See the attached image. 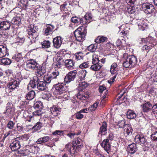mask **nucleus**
<instances>
[{
  "label": "nucleus",
  "mask_w": 157,
  "mask_h": 157,
  "mask_svg": "<svg viewBox=\"0 0 157 157\" xmlns=\"http://www.w3.org/2000/svg\"><path fill=\"white\" fill-rule=\"evenodd\" d=\"M83 146V143L82 140L78 138L74 140L72 144H68L65 146V148L69 152L71 156H74L76 154L79 150Z\"/></svg>",
  "instance_id": "nucleus-1"
},
{
  "label": "nucleus",
  "mask_w": 157,
  "mask_h": 157,
  "mask_svg": "<svg viewBox=\"0 0 157 157\" xmlns=\"http://www.w3.org/2000/svg\"><path fill=\"white\" fill-rule=\"evenodd\" d=\"M86 30V26L85 25L79 27L74 32L75 39L80 42L84 40L87 33Z\"/></svg>",
  "instance_id": "nucleus-2"
},
{
  "label": "nucleus",
  "mask_w": 157,
  "mask_h": 157,
  "mask_svg": "<svg viewBox=\"0 0 157 157\" xmlns=\"http://www.w3.org/2000/svg\"><path fill=\"white\" fill-rule=\"evenodd\" d=\"M38 30V27L33 24L31 25L28 29V37L30 39L32 43H35L37 40L38 34L37 31Z\"/></svg>",
  "instance_id": "nucleus-3"
},
{
  "label": "nucleus",
  "mask_w": 157,
  "mask_h": 157,
  "mask_svg": "<svg viewBox=\"0 0 157 157\" xmlns=\"http://www.w3.org/2000/svg\"><path fill=\"white\" fill-rule=\"evenodd\" d=\"M142 41L144 42L147 44L142 47V51H146L148 52L149 50L151 49L153 47L155 44V40L152 37H148L144 39H142L141 40Z\"/></svg>",
  "instance_id": "nucleus-4"
},
{
  "label": "nucleus",
  "mask_w": 157,
  "mask_h": 157,
  "mask_svg": "<svg viewBox=\"0 0 157 157\" xmlns=\"http://www.w3.org/2000/svg\"><path fill=\"white\" fill-rule=\"evenodd\" d=\"M55 89L57 93V97L59 98H64L66 92L68 91V89L67 88V86H64L62 83L56 85Z\"/></svg>",
  "instance_id": "nucleus-5"
},
{
  "label": "nucleus",
  "mask_w": 157,
  "mask_h": 157,
  "mask_svg": "<svg viewBox=\"0 0 157 157\" xmlns=\"http://www.w3.org/2000/svg\"><path fill=\"white\" fill-rule=\"evenodd\" d=\"M142 8L143 10L147 13H151L155 10L154 6L148 3H144L142 4Z\"/></svg>",
  "instance_id": "nucleus-6"
},
{
  "label": "nucleus",
  "mask_w": 157,
  "mask_h": 157,
  "mask_svg": "<svg viewBox=\"0 0 157 157\" xmlns=\"http://www.w3.org/2000/svg\"><path fill=\"white\" fill-rule=\"evenodd\" d=\"M38 63L33 59H30L27 61L25 67L26 70L30 71L31 70H35Z\"/></svg>",
  "instance_id": "nucleus-7"
},
{
  "label": "nucleus",
  "mask_w": 157,
  "mask_h": 157,
  "mask_svg": "<svg viewBox=\"0 0 157 157\" xmlns=\"http://www.w3.org/2000/svg\"><path fill=\"white\" fill-rule=\"evenodd\" d=\"M77 71L76 70L69 72L64 78L65 82L67 83L73 81L76 76Z\"/></svg>",
  "instance_id": "nucleus-8"
},
{
  "label": "nucleus",
  "mask_w": 157,
  "mask_h": 157,
  "mask_svg": "<svg viewBox=\"0 0 157 157\" xmlns=\"http://www.w3.org/2000/svg\"><path fill=\"white\" fill-rule=\"evenodd\" d=\"M135 141L142 146H145L147 144V140L142 135H137L135 138Z\"/></svg>",
  "instance_id": "nucleus-9"
},
{
  "label": "nucleus",
  "mask_w": 157,
  "mask_h": 157,
  "mask_svg": "<svg viewBox=\"0 0 157 157\" xmlns=\"http://www.w3.org/2000/svg\"><path fill=\"white\" fill-rule=\"evenodd\" d=\"M109 138V137H108L106 139H104L101 144L102 147L107 153L109 152L108 151L110 149L111 146L110 142H109V139H110V137Z\"/></svg>",
  "instance_id": "nucleus-10"
},
{
  "label": "nucleus",
  "mask_w": 157,
  "mask_h": 157,
  "mask_svg": "<svg viewBox=\"0 0 157 157\" xmlns=\"http://www.w3.org/2000/svg\"><path fill=\"white\" fill-rule=\"evenodd\" d=\"M21 147L20 141L16 138L10 145V147L12 151H14L19 149Z\"/></svg>",
  "instance_id": "nucleus-11"
},
{
  "label": "nucleus",
  "mask_w": 157,
  "mask_h": 157,
  "mask_svg": "<svg viewBox=\"0 0 157 157\" xmlns=\"http://www.w3.org/2000/svg\"><path fill=\"white\" fill-rule=\"evenodd\" d=\"M139 29L144 31L147 28V21L145 19H140L137 22Z\"/></svg>",
  "instance_id": "nucleus-12"
},
{
  "label": "nucleus",
  "mask_w": 157,
  "mask_h": 157,
  "mask_svg": "<svg viewBox=\"0 0 157 157\" xmlns=\"http://www.w3.org/2000/svg\"><path fill=\"white\" fill-rule=\"evenodd\" d=\"M20 83L19 80L17 78L12 80L9 83L8 85V88L12 90L16 88L18 86Z\"/></svg>",
  "instance_id": "nucleus-13"
},
{
  "label": "nucleus",
  "mask_w": 157,
  "mask_h": 157,
  "mask_svg": "<svg viewBox=\"0 0 157 157\" xmlns=\"http://www.w3.org/2000/svg\"><path fill=\"white\" fill-rule=\"evenodd\" d=\"M92 19L91 14L86 13L84 17L82 18V24L85 25L90 23L92 21Z\"/></svg>",
  "instance_id": "nucleus-14"
},
{
  "label": "nucleus",
  "mask_w": 157,
  "mask_h": 157,
  "mask_svg": "<svg viewBox=\"0 0 157 157\" xmlns=\"http://www.w3.org/2000/svg\"><path fill=\"white\" fill-rule=\"evenodd\" d=\"M14 62H18V65H21L23 63V60L21 53L15 54L12 58Z\"/></svg>",
  "instance_id": "nucleus-15"
},
{
  "label": "nucleus",
  "mask_w": 157,
  "mask_h": 157,
  "mask_svg": "<svg viewBox=\"0 0 157 157\" xmlns=\"http://www.w3.org/2000/svg\"><path fill=\"white\" fill-rule=\"evenodd\" d=\"M123 131L124 135L127 136L132 134L133 130L131 125L126 124L123 127Z\"/></svg>",
  "instance_id": "nucleus-16"
},
{
  "label": "nucleus",
  "mask_w": 157,
  "mask_h": 157,
  "mask_svg": "<svg viewBox=\"0 0 157 157\" xmlns=\"http://www.w3.org/2000/svg\"><path fill=\"white\" fill-rule=\"evenodd\" d=\"M63 39L60 36H57L53 40V44L54 47L56 48H58L60 46Z\"/></svg>",
  "instance_id": "nucleus-17"
},
{
  "label": "nucleus",
  "mask_w": 157,
  "mask_h": 157,
  "mask_svg": "<svg viewBox=\"0 0 157 157\" xmlns=\"http://www.w3.org/2000/svg\"><path fill=\"white\" fill-rule=\"evenodd\" d=\"M36 71V75L40 77L46 72V70L44 67L38 64L36 69L35 70Z\"/></svg>",
  "instance_id": "nucleus-18"
},
{
  "label": "nucleus",
  "mask_w": 157,
  "mask_h": 157,
  "mask_svg": "<svg viewBox=\"0 0 157 157\" xmlns=\"http://www.w3.org/2000/svg\"><path fill=\"white\" fill-rule=\"evenodd\" d=\"M124 56L125 58L127 57L128 60L129 61V63L132 66L134 65L136 63V58L135 56L133 55H130L127 56V54H124Z\"/></svg>",
  "instance_id": "nucleus-19"
},
{
  "label": "nucleus",
  "mask_w": 157,
  "mask_h": 157,
  "mask_svg": "<svg viewBox=\"0 0 157 157\" xmlns=\"http://www.w3.org/2000/svg\"><path fill=\"white\" fill-rule=\"evenodd\" d=\"M119 70V67L117 64L115 63H113L111 65L110 72L113 75H117V71Z\"/></svg>",
  "instance_id": "nucleus-20"
},
{
  "label": "nucleus",
  "mask_w": 157,
  "mask_h": 157,
  "mask_svg": "<svg viewBox=\"0 0 157 157\" xmlns=\"http://www.w3.org/2000/svg\"><path fill=\"white\" fill-rule=\"evenodd\" d=\"M50 111L52 114L54 116H57L60 112L61 108H59L56 106H53L50 108Z\"/></svg>",
  "instance_id": "nucleus-21"
},
{
  "label": "nucleus",
  "mask_w": 157,
  "mask_h": 157,
  "mask_svg": "<svg viewBox=\"0 0 157 157\" xmlns=\"http://www.w3.org/2000/svg\"><path fill=\"white\" fill-rule=\"evenodd\" d=\"M89 95V93L87 92H80L77 94L78 98L81 100H84L87 99Z\"/></svg>",
  "instance_id": "nucleus-22"
},
{
  "label": "nucleus",
  "mask_w": 157,
  "mask_h": 157,
  "mask_svg": "<svg viewBox=\"0 0 157 157\" xmlns=\"http://www.w3.org/2000/svg\"><path fill=\"white\" fill-rule=\"evenodd\" d=\"M107 124L106 122L104 121L102 124V125L100 127V131L99 132V134H105L107 132Z\"/></svg>",
  "instance_id": "nucleus-23"
},
{
  "label": "nucleus",
  "mask_w": 157,
  "mask_h": 157,
  "mask_svg": "<svg viewBox=\"0 0 157 157\" xmlns=\"http://www.w3.org/2000/svg\"><path fill=\"white\" fill-rule=\"evenodd\" d=\"M7 54L8 51L6 47L0 45V58L5 56Z\"/></svg>",
  "instance_id": "nucleus-24"
},
{
  "label": "nucleus",
  "mask_w": 157,
  "mask_h": 157,
  "mask_svg": "<svg viewBox=\"0 0 157 157\" xmlns=\"http://www.w3.org/2000/svg\"><path fill=\"white\" fill-rule=\"evenodd\" d=\"M137 150L136 144L133 143L129 145L127 147L128 151L130 153H134Z\"/></svg>",
  "instance_id": "nucleus-25"
},
{
  "label": "nucleus",
  "mask_w": 157,
  "mask_h": 157,
  "mask_svg": "<svg viewBox=\"0 0 157 157\" xmlns=\"http://www.w3.org/2000/svg\"><path fill=\"white\" fill-rule=\"evenodd\" d=\"M54 27L53 25H49L44 28V33L46 36L51 34L52 31L54 29Z\"/></svg>",
  "instance_id": "nucleus-26"
},
{
  "label": "nucleus",
  "mask_w": 157,
  "mask_h": 157,
  "mask_svg": "<svg viewBox=\"0 0 157 157\" xmlns=\"http://www.w3.org/2000/svg\"><path fill=\"white\" fill-rule=\"evenodd\" d=\"M142 109L143 111L144 112H147L151 111L152 109V105L149 102H147L144 104L142 105Z\"/></svg>",
  "instance_id": "nucleus-27"
},
{
  "label": "nucleus",
  "mask_w": 157,
  "mask_h": 157,
  "mask_svg": "<svg viewBox=\"0 0 157 157\" xmlns=\"http://www.w3.org/2000/svg\"><path fill=\"white\" fill-rule=\"evenodd\" d=\"M10 27V24L6 21H3L0 23V28L3 30L9 29Z\"/></svg>",
  "instance_id": "nucleus-28"
},
{
  "label": "nucleus",
  "mask_w": 157,
  "mask_h": 157,
  "mask_svg": "<svg viewBox=\"0 0 157 157\" xmlns=\"http://www.w3.org/2000/svg\"><path fill=\"white\" fill-rule=\"evenodd\" d=\"M50 138L48 136H45L38 139L36 141L37 144H43L48 142Z\"/></svg>",
  "instance_id": "nucleus-29"
},
{
  "label": "nucleus",
  "mask_w": 157,
  "mask_h": 157,
  "mask_svg": "<svg viewBox=\"0 0 157 157\" xmlns=\"http://www.w3.org/2000/svg\"><path fill=\"white\" fill-rule=\"evenodd\" d=\"M65 66L68 69L72 68L74 65L73 61L71 59H67L65 62Z\"/></svg>",
  "instance_id": "nucleus-30"
},
{
  "label": "nucleus",
  "mask_w": 157,
  "mask_h": 157,
  "mask_svg": "<svg viewBox=\"0 0 157 157\" xmlns=\"http://www.w3.org/2000/svg\"><path fill=\"white\" fill-rule=\"evenodd\" d=\"M46 82H45L44 81H41L37 83V88L38 90L40 91L44 90L46 89Z\"/></svg>",
  "instance_id": "nucleus-31"
},
{
  "label": "nucleus",
  "mask_w": 157,
  "mask_h": 157,
  "mask_svg": "<svg viewBox=\"0 0 157 157\" xmlns=\"http://www.w3.org/2000/svg\"><path fill=\"white\" fill-rule=\"evenodd\" d=\"M102 67V65L100 63L93 64L90 68L92 71H96L99 70Z\"/></svg>",
  "instance_id": "nucleus-32"
},
{
  "label": "nucleus",
  "mask_w": 157,
  "mask_h": 157,
  "mask_svg": "<svg viewBox=\"0 0 157 157\" xmlns=\"http://www.w3.org/2000/svg\"><path fill=\"white\" fill-rule=\"evenodd\" d=\"M32 152L31 148L29 146H26L25 148L22 151V153L24 155L26 156L29 155L30 153Z\"/></svg>",
  "instance_id": "nucleus-33"
},
{
  "label": "nucleus",
  "mask_w": 157,
  "mask_h": 157,
  "mask_svg": "<svg viewBox=\"0 0 157 157\" xmlns=\"http://www.w3.org/2000/svg\"><path fill=\"white\" fill-rule=\"evenodd\" d=\"M127 116L128 119H133L136 117V115L133 111L129 110L127 112Z\"/></svg>",
  "instance_id": "nucleus-34"
},
{
  "label": "nucleus",
  "mask_w": 157,
  "mask_h": 157,
  "mask_svg": "<svg viewBox=\"0 0 157 157\" xmlns=\"http://www.w3.org/2000/svg\"><path fill=\"white\" fill-rule=\"evenodd\" d=\"M35 95V92L34 91H31L27 94L25 98L27 100H31L34 98Z\"/></svg>",
  "instance_id": "nucleus-35"
},
{
  "label": "nucleus",
  "mask_w": 157,
  "mask_h": 157,
  "mask_svg": "<svg viewBox=\"0 0 157 157\" xmlns=\"http://www.w3.org/2000/svg\"><path fill=\"white\" fill-rule=\"evenodd\" d=\"M107 39V37L103 36H99L95 40V42L97 43H100L104 42Z\"/></svg>",
  "instance_id": "nucleus-36"
},
{
  "label": "nucleus",
  "mask_w": 157,
  "mask_h": 157,
  "mask_svg": "<svg viewBox=\"0 0 157 157\" xmlns=\"http://www.w3.org/2000/svg\"><path fill=\"white\" fill-rule=\"evenodd\" d=\"M97 48L96 44H91L88 47L87 49L88 51L91 52H94L95 51Z\"/></svg>",
  "instance_id": "nucleus-37"
},
{
  "label": "nucleus",
  "mask_w": 157,
  "mask_h": 157,
  "mask_svg": "<svg viewBox=\"0 0 157 157\" xmlns=\"http://www.w3.org/2000/svg\"><path fill=\"white\" fill-rule=\"evenodd\" d=\"M87 86V84L85 82H80L78 86V88L79 90H82L86 88Z\"/></svg>",
  "instance_id": "nucleus-38"
},
{
  "label": "nucleus",
  "mask_w": 157,
  "mask_h": 157,
  "mask_svg": "<svg viewBox=\"0 0 157 157\" xmlns=\"http://www.w3.org/2000/svg\"><path fill=\"white\" fill-rule=\"evenodd\" d=\"M42 124L40 122H38L32 128V129L35 131L40 129L42 127Z\"/></svg>",
  "instance_id": "nucleus-39"
},
{
  "label": "nucleus",
  "mask_w": 157,
  "mask_h": 157,
  "mask_svg": "<svg viewBox=\"0 0 157 157\" xmlns=\"http://www.w3.org/2000/svg\"><path fill=\"white\" fill-rule=\"evenodd\" d=\"M127 11L129 13L133 14L135 12L136 9L132 6H129L127 7Z\"/></svg>",
  "instance_id": "nucleus-40"
},
{
  "label": "nucleus",
  "mask_w": 157,
  "mask_h": 157,
  "mask_svg": "<svg viewBox=\"0 0 157 157\" xmlns=\"http://www.w3.org/2000/svg\"><path fill=\"white\" fill-rule=\"evenodd\" d=\"M82 18L77 17H72L71 19V21L74 23H80L82 24L81 21Z\"/></svg>",
  "instance_id": "nucleus-41"
},
{
  "label": "nucleus",
  "mask_w": 157,
  "mask_h": 157,
  "mask_svg": "<svg viewBox=\"0 0 157 157\" xmlns=\"http://www.w3.org/2000/svg\"><path fill=\"white\" fill-rule=\"evenodd\" d=\"M1 62L4 65H9L11 63L10 59L8 58H4L1 60Z\"/></svg>",
  "instance_id": "nucleus-42"
},
{
  "label": "nucleus",
  "mask_w": 157,
  "mask_h": 157,
  "mask_svg": "<svg viewBox=\"0 0 157 157\" xmlns=\"http://www.w3.org/2000/svg\"><path fill=\"white\" fill-rule=\"evenodd\" d=\"M99 101V100H97L91 107H90V110L91 111H95L98 106Z\"/></svg>",
  "instance_id": "nucleus-43"
},
{
  "label": "nucleus",
  "mask_w": 157,
  "mask_h": 157,
  "mask_svg": "<svg viewBox=\"0 0 157 157\" xmlns=\"http://www.w3.org/2000/svg\"><path fill=\"white\" fill-rule=\"evenodd\" d=\"M19 140L21 141L22 140L27 141L29 139V136L27 134H25L24 135L17 138Z\"/></svg>",
  "instance_id": "nucleus-44"
},
{
  "label": "nucleus",
  "mask_w": 157,
  "mask_h": 157,
  "mask_svg": "<svg viewBox=\"0 0 157 157\" xmlns=\"http://www.w3.org/2000/svg\"><path fill=\"white\" fill-rule=\"evenodd\" d=\"M50 43L48 41H44L41 43L42 47L44 48H48L50 47Z\"/></svg>",
  "instance_id": "nucleus-45"
},
{
  "label": "nucleus",
  "mask_w": 157,
  "mask_h": 157,
  "mask_svg": "<svg viewBox=\"0 0 157 157\" xmlns=\"http://www.w3.org/2000/svg\"><path fill=\"white\" fill-rule=\"evenodd\" d=\"M12 21L13 24H18L20 23L21 19L20 17H13Z\"/></svg>",
  "instance_id": "nucleus-46"
},
{
  "label": "nucleus",
  "mask_w": 157,
  "mask_h": 157,
  "mask_svg": "<svg viewBox=\"0 0 157 157\" xmlns=\"http://www.w3.org/2000/svg\"><path fill=\"white\" fill-rule=\"evenodd\" d=\"M125 60L124 61L123 63V66L126 68H128L131 67L132 65H131V64H130V63H129V61H128V59L127 58V57H125Z\"/></svg>",
  "instance_id": "nucleus-47"
},
{
  "label": "nucleus",
  "mask_w": 157,
  "mask_h": 157,
  "mask_svg": "<svg viewBox=\"0 0 157 157\" xmlns=\"http://www.w3.org/2000/svg\"><path fill=\"white\" fill-rule=\"evenodd\" d=\"M75 56L77 60H80L82 59L83 54L81 52H78L75 53Z\"/></svg>",
  "instance_id": "nucleus-48"
},
{
  "label": "nucleus",
  "mask_w": 157,
  "mask_h": 157,
  "mask_svg": "<svg viewBox=\"0 0 157 157\" xmlns=\"http://www.w3.org/2000/svg\"><path fill=\"white\" fill-rule=\"evenodd\" d=\"M87 72L85 70H82L81 71L79 74V77H80L81 79H83L85 77Z\"/></svg>",
  "instance_id": "nucleus-49"
},
{
  "label": "nucleus",
  "mask_w": 157,
  "mask_h": 157,
  "mask_svg": "<svg viewBox=\"0 0 157 157\" xmlns=\"http://www.w3.org/2000/svg\"><path fill=\"white\" fill-rule=\"evenodd\" d=\"M13 108L7 109L5 113L8 116H10L13 114Z\"/></svg>",
  "instance_id": "nucleus-50"
},
{
  "label": "nucleus",
  "mask_w": 157,
  "mask_h": 157,
  "mask_svg": "<svg viewBox=\"0 0 157 157\" xmlns=\"http://www.w3.org/2000/svg\"><path fill=\"white\" fill-rule=\"evenodd\" d=\"M59 75V72L57 71H55L53 72L51 74L49 75L50 77L53 80V79L56 78L57 76Z\"/></svg>",
  "instance_id": "nucleus-51"
},
{
  "label": "nucleus",
  "mask_w": 157,
  "mask_h": 157,
  "mask_svg": "<svg viewBox=\"0 0 157 157\" xmlns=\"http://www.w3.org/2000/svg\"><path fill=\"white\" fill-rule=\"evenodd\" d=\"M62 55L61 54L59 56H57V57L55 58L56 61L57 62H60V63L62 64L63 60L62 58Z\"/></svg>",
  "instance_id": "nucleus-52"
},
{
  "label": "nucleus",
  "mask_w": 157,
  "mask_h": 157,
  "mask_svg": "<svg viewBox=\"0 0 157 157\" xmlns=\"http://www.w3.org/2000/svg\"><path fill=\"white\" fill-rule=\"evenodd\" d=\"M151 138L153 141H157V132H155L151 134Z\"/></svg>",
  "instance_id": "nucleus-53"
},
{
  "label": "nucleus",
  "mask_w": 157,
  "mask_h": 157,
  "mask_svg": "<svg viewBox=\"0 0 157 157\" xmlns=\"http://www.w3.org/2000/svg\"><path fill=\"white\" fill-rule=\"evenodd\" d=\"M43 112L40 109H39L34 111L33 114L34 116H39Z\"/></svg>",
  "instance_id": "nucleus-54"
},
{
  "label": "nucleus",
  "mask_w": 157,
  "mask_h": 157,
  "mask_svg": "<svg viewBox=\"0 0 157 157\" xmlns=\"http://www.w3.org/2000/svg\"><path fill=\"white\" fill-rule=\"evenodd\" d=\"M95 56H93V60L92 62V64H98L99 63V60L98 58V57L97 56V57L96 56L94 57Z\"/></svg>",
  "instance_id": "nucleus-55"
},
{
  "label": "nucleus",
  "mask_w": 157,
  "mask_h": 157,
  "mask_svg": "<svg viewBox=\"0 0 157 157\" xmlns=\"http://www.w3.org/2000/svg\"><path fill=\"white\" fill-rule=\"evenodd\" d=\"M125 121L124 120H122L120 121H119L118 122L117 125L119 128H123L124 127L126 124H125Z\"/></svg>",
  "instance_id": "nucleus-56"
},
{
  "label": "nucleus",
  "mask_w": 157,
  "mask_h": 157,
  "mask_svg": "<svg viewBox=\"0 0 157 157\" xmlns=\"http://www.w3.org/2000/svg\"><path fill=\"white\" fill-rule=\"evenodd\" d=\"M81 112L79 111V112L76 113L75 114V117L77 119H80L83 117V115L81 114Z\"/></svg>",
  "instance_id": "nucleus-57"
},
{
  "label": "nucleus",
  "mask_w": 157,
  "mask_h": 157,
  "mask_svg": "<svg viewBox=\"0 0 157 157\" xmlns=\"http://www.w3.org/2000/svg\"><path fill=\"white\" fill-rule=\"evenodd\" d=\"M113 75H112V77H111V78H110V79L109 80L107 81L110 84H112L113 82L115 81V78H116L117 76L115 75H114L113 76Z\"/></svg>",
  "instance_id": "nucleus-58"
},
{
  "label": "nucleus",
  "mask_w": 157,
  "mask_h": 157,
  "mask_svg": "<svg viewBox=\"0 0 157 157\" xmlns=\"http://www.w3.org/2000/svg\"><path fill=\"white\" fill-rule=\"evenodd\" d=\"M14 123L12 121H10L7 124V127L10 129H12L13 127Z\"/></svg>",
  "instance_id": "nucleus-59"
},
{
  "label": "nucleus",
  "mask_w": 157,
  "mask_h": 157,
  "mask_svg": "<svg viewBox=\"0 0 157 157\" xmlns=\"http://www.w3.org/2000/svg\"><path fill=\"white\" fill-rule=\"evenodd\" d=\"M89 63L88 62H84L79 66V67L81 68H86L88 67Z\"/></svg>",
  "instance_id": "nucleus-60"
},
{
  "label": "nucleus",
  "mask_w": 157,
  "mask_h": 157,
  "mask_svg": "<svg viewBox=\"0 0 157 157\" xmlns=\"http://www.w3.org/2000/svg\"><path fill=\"white\" fill-rule=\"evenodd\" d=\"M152 111L154 114H157V103L152 106Z\"/></svg>",
  "instance_id": "nucleus-61"
},
{
  "label": "nucleus",
  "mask_w": 157,
  "mask_h": 157,
  "mask_svg": "<svg viewBox=\"0 0 157 157\" xmlns=\"http://www.w3.org/2000/svg\"><path fill=\"white\" fill-rule=\"evenodd\" d=\"M45 82H46V84H49L52 81V79L49 76L48 77H46L45 78Z\"/></svg>",
  "instance_id": "nucleus-62"
},
{
  "label": "nucleus",
  "mask_w": 157,
  "mask_h": 157,
  "mask_svg": "<svg viewBox=\"0 0 157 157\" xmlns=\"http://www.w3.org/2000/svg\"><path fill=\"white\" fill-rule=\"evenodd\" d=\"M42 103L40 101H37L34 104V106L37 108H41L42 107Z\"/></svg>",
  "instance_id": "nucleus-63"
},
{
  "label": "nucleus",
  "mask_w": 157,
  "mask_h": 157,
  "mask_svg": "<svg viewBox=\"0 0 157 157\" xmlns=\"http://www.w3.org/2000/svg\"><path fill=\"white\" fill-rule=\"evenodd\" d=\"M37 75L34 76L33 78V79L32 80L33 82H34V83H37L39 82L40 81V78H39Z\"/></svg>",
  "instance_id": "nucleus-64"
}]
</instances>
